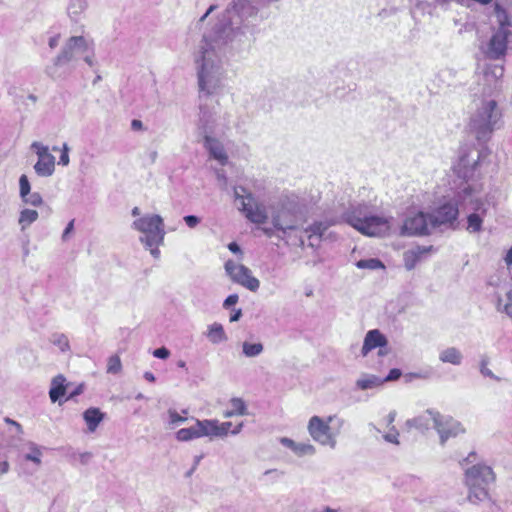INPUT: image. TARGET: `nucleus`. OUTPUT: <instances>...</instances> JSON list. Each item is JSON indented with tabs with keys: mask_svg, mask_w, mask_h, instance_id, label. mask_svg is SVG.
<instances>
[{
	"mask_svg": "<svg viewBox=\"0 0 512 512\" xmlns=\"http://www.w3.org/2000/svg\"><path fill=\"white\" fill-rule=\"evenodd\" d=\"M439 360L442 363H449L458 366L461 365L463 361V354L456 347H448L440 351Z\"/></svg>",
	"mask_w": 512,
	"mask_h": 512,
	"instance_id": "b1692460",
	"label": "nucleus"
},
{
	"mask_svg": "<svg viewBox=\"0 0 512 512\" xmlns=\"http://www.w3.org/2000/svg\"><path fill=\"white\" fill-rule=\"evenodd\" d=\"M183 219L190 228H195L200 223V218L195 215H187Z\"/></svg>",
	"mask_w": 512,
	"mask_h": 512,
	"instance_id": "603ef678",
	"label": "nucleus"
},
{
	"mask_svg": "<svg viewBox=\"0 0 512 512\" xmlns=\"http://www.w3.org/2000/svg\"><path fill=\"white\" fill-rule=\"evenodd\" d=\"M460 203L457 201V188L453 194L444 196V202L436 210L429 214L432 228L452 226L459 215Z\"/></svg>",
	"mask_w": 512,
	"mask_h": 512,
	"instance_id": "4468645a",
	"label": "nucleus"
},
{
	"mask_svg": "<svg viewBox=\"0 0 512 512\" xmlns=\"http://www.w3.org/2000/svg\"><path fill=\"white\" fill-rule=\"evenodd\" d=\"M432 229L429 214L418 212L409 215L404 220L401 227V235L405 236H422L428 235Z\"/></svg>",
	"mask_w": 512,
	"mask_h": 512,
	"instance_id": "dca6fc26",
	"label": "nucleus"
},
{
	"mask_svg": "<svg viewBox=\"0 0 512 512\" xmlns=\"http://www.w3.org/2000/svg\"><path fill=\"white\" fill-rule=\"evenodd\" d=\"M35 173L40 177H49L55 171V157L46 155V157L38 158L34 165Z\"/></svg>",
	"mask_w": 512,
	"mask_h": 512,
	"instance_id": "4be33fe9",
	"label": "nucleus"
},
{
	"mask_svg": "<svg viewBox=\"0 0 512 512\" xmlns=\"http://www.w3.org/2000/svg\"><path fill=\"white\" fill-rule=\"evenodd\" d=\"M432 421L431 415H429L428 410L417 417L412 419H408L405 423L408 429L415 428L419 431H426L430 427V422Z\"/></svg>",
	"mask_w": 512,
	"mask_h": 512,
	"instance_id": "bb28decb",
	"label": "nucleus"
},
{
	"mask_svg": "<svg viewBox=\"0 0 512 512\" xmlns=\"http://www.w3.org/2000/svg\"><path fill=\"white\" fill-rule=\"evenodd\" d=\"M431 249L432 247L416 246L405 251L403 254L405 268L407 270L414 269L422 257L426 255Z\"/></svg>",
	"mask_w": 512,
	"mask_h": 512,
	"instance_id": "aec40b11",
	"label": "nucleus"
},
{
	"mask_svg": "<svg viewBox=\"0 0 512 512\" xmlns=\"http://www.w3.org/2000/svg\"><path fill=\"white\" fill-rule=\"evenodd\" d=\"M31 192V185H30V182L28 180V177L23 174L20 176L19 178V195H20V198H25L26 196H28V194Z\"/></svg>",
	"mask_w": 512,
	"mask_h": 512,
	"instance_id": "79ce46f5",
	"label": "nucleus"
},
{
	"mask_svg": "<svg viewBox=\"0 0 512 512\" xmlns=\"http://www.w3.org/2000/svg\"><path fill=\"white\" fill-rule=\"evenodd\" d=\"M204 146L210 156L217 160L221 165H225L228 162V155L223 144L218 139L213 138L208 134H204Z\"/></svg>",
	"mask_w": 512,
	"mask_h": 512,
	"instance_id": "f3484780",
	"label": "nucleus"
},
{
	"mask_svg": "<svg viewBox=\"0 0 512 512\" xmlns=\"http://www.w3.org/2000/svg\"><path fill=\"white\" fill-rule=\"evenodd\" d=\"M86 8L87 0H70L67 10L70 18L77 20Z\"/></svg>",
	"mask_w": 512,
	"mask_h": 512,
	"instance_id": "c756f323",
	"label": "nucleus"
},
{
	"mask_svg": "<svg viewBox=\"0 0 512 512\" xmlns=\"http://www.w3.org/2000/svg\"><path fill=\"white\" fill-rule=\"evenodd\" d=\"M69 150L70 149H69V146L67 145V143H64L62 150H61L59 162H58L59 165L67 166L69 164V162H70Z\"/></svg>",
	"mask_w": 512,
	"mask_h": 512,
	"instance_id": "49530a36",
	"label": "nucleus"
},
{
	"mask_svg": "<svg viewBox=\"0 0 512 512\" xmlns=\"http://www.w3.org/2000/svg\"><path fill=\"white\" fill-rule=\"evenodd\" d=\"M506 303L502 304V298L497 297L496 309L512 318V289L506 293Z\"/></svg>",
	"mask_w": 512,
	"mask_h": 512,
	"instance_id": "c9c22d12",
	"label": "nucleus"
},
{
	"mask_svg": "<svg viewBox=\"0 0 512 512\" xmlns=\"http://www.w3.org/2000/svg\"><path fill=\"white\" fill-rule=\"evenodd\" d=\"M92 458V453L90 452H83L79 455V460L83 465H86L89 463V461Z\"/></svg>",
	"mask_w": 512,
	"mask_h": 512,
	"instance_id": "680f3d73",
	"label": "nucleus"
},
{
	"mask_svg": "<svg viewBox=\"0 0 512 512\" xmlns=\"http://www.w3.org/2000/svg\"><path fill=\"white\" fill-rule=\"evenodd\" d=\"M234 197L236 201H240V210L245 217L256 224H263L269 218L266 207L255 200L254 196L247 192L246 188L239 186L234 188Z\"/></svg>",
	"mask_w": 512,
	"mask_h": 512,
	"instance_id": "f8f14e48",
	"label": "nucleus"
},
{
	"mask_svg": "<svg viewBox=\"0 0 512 512\" xmlns=\"http://www.w3.org/2000/svg\"><path fill=\"white\" fill-rule=\"evenodd\" d=\"M256 13L257 9L250 0H234L217 22L203 33L193 52L200 93L210 96L222 88L224 49L229 43L241 41L249 18Z\"/></svg>",
	"mask_w": 512,
	"mask_h": 512,
	"instance_id": "f257e3e1",
	"label": "nucleus"
},
{
	"mask_svg": "<svg viewBox=\"0 0 512 512\" xmlns=\"http://www.w3.org/2000/svg\"><path fill=\"white\" fill-rule=\"evenodd\" d=\"M104 418L105 414L96 407H90L83 412V419L87 425L88 431L91 433L96 431Z\"/></svg>",
	"mask_w": 512,
	"mask_h": 512,
	"instance_id": "412c9836",
	"label": "nucleus"
},
{
	"mask_svg": "<svg viewBox=\"0 0 512 512\" xmlns=\"http://www.w3.org/2000/svg\"><path fill=\"white\" fill-rule=\"evenodd\" d=\"M22 201L31 206H40L43 204L42 196L38 192L29 193L28 196L22 198Z\"/></svg>",
	"mask_w": 512,
	"mask_h": 512,
	"instance_id": "37998d69",
	"label": "nucleus"
},
{
	"mask_svg": "<svg viewBox=\"0 0 512 512\" xmlns=\"http://www.w3.org/2000/svg\"><path fill=\"white\" fill-rule=\"evenodd\" d=\"M28 447H29V452L24 455L25 460L32 461L37 466H40L42 463L41 462L42 452H41L40 447L33 442H30L28 444Z\"/></svg>",
	"mask_w": 512,
	"mask_h": 512,
	"instance_id": "f704fd0d",
	"label": "nucleus"
},
{
	"mask_svg": "<svg viewBox=\"0 0 512 512\" xmlns=\"http://www.w3.org/2000/svg\"><path fill=\"white\" fill-rule=\"evenodd\" d=\"M382 383V379L375 375H364L356 381V386L361 390H367L378 387Z\"/></svg>",
	"mask_w": 512,
	"mask_h": 512,
	"instance_id": "c85d7f7f",
	"label": "nucleus"
},
{
	"mask_svg": "<svg viewBox=\"0 0 512 512\" xmlns=\"http://www.w3.org/2000/svg\"><path fill=\"white\" fill-rule=\"evenodd\" d=\"M206 337L215 345L226 342L228 339L222 324L216 322L208 326Z\"/></svg>",
	"mask_w": 512,
	"mask_h": 512,
	"instance_id": "393cba45",
	"label": "nucleus"
},
{
	"mask_svg": "<svg viewBox=\"0 0 512 512\" xmlns=\"http://www.w3.org/2000/svg\"><path fill=\"white\" fill-rule=\"evenodd\" d=\"M226 274L232 282L256 292L260 287V281L252 275V271L245 265L229 259L224 264Z\"/></svg>",
	"mask_w": 512,
	"mask_h": 512,
	"instance_id": "2eb2a0df",
	"label": "nucleus"
},
{
	"mask_svg": "<svg viewBox=\"0 0 512 512\" xmlns=\"http://www.w3.org/2000/svg\"><path fill=\"white\" fill-rule=\"evenodd\" d=\"M512 0L496 1L492 11L494 21L491 22V37L487 43L485 54L490 59L504 57L512 45V16L510 10Z\"/></svg>",
	"mask_w": 512,
	"mask_h": 512,
	"instance_id": "f03ea898",
	"label": "nucleus"
},
{
	"mask_svg": "<svg viewBox=\"0 0 512 512\" xmlns=\"http://www.w3.org/2000/svg\"><path fill=\"white\" fill-rule=\"evenodd\" d=\"M280 443L287 447L288 449H290L291 451H294V447L296 446V443L294 440L290 439V438H287V437H282L280 439Z\"/></svg>",
	"mask_w": 512,
	"mask_h": 512,
	"instance_id": "4d7b16f0",
	"label": "nucleus"
},
{
	"mask_svg": "<svg viewBox=\"0 0 512 512\" xmlns=\"http://www.w3.org/2000/svg\"><path fill=\"white\" fill-rule=\"evenodd\" d=\"M489 154L490 151L487 147L476 149L471 146H464L460 149L458 162L454 166L455 173L461 179V182L455 186L457 191L466 183L474 187H480V191H482V185L477 182V179L480 176V167L483 160Z\"/></svg>",
	"mask_w": 512,
	"mask_h": 512,
	"instance_id": "39448f33",
	"label": "nucleus"
},
{
	"mask_svg": "<svg viewBox=\"0 0 512 512\" xmlns=\"http://www.w3.org/2000/svg\"><path fill=\"white\" fill-rule=\"evenodd\" d=\"M480 187H474L464 184L457 191V201L462 209L470 208L473 210L467 217V231L469 233H479L482 231L483 217L486 215V203L481 197Z\"/></svg>",
	"mask_w": 512,
	"mask_h": 512,
	"instance_id": "0eeeda50",
	"label": "nucleus"
},
{
	"mask_svg": "<svg viewBox=\"0 0 512 512\" xmlns=\"http://www.w3.org/2000/svg\"><path fill=\"white\" fill-rule=\"evenodd\" d=\"M386 345L387 339L379 330H370L364 338L361 353L363 356H366L371 350L377 347H384Z\"/></svg>",
	"mask_w": 512,
	"mask_h": 512,
	"instance_id": "a211bd4d",
	"label": "nucleus"
},
{
	"mask_svg": "<svg viewBox=\"0 0 512 512\" xmlns=\"http://www.w3.org/2000/svg\"><path fill=\"white\" fill-rule=\"evenodd\" d=\"M401 371L399 369H391L389 374L386 376L385 379H382L383 382H386V381H394V380H397L399 379V377L401 376Z\"/></svg>",
	"mask_w": 512,
	"mask_h": 512,
	"instance_id": "864d4df0",
	"label": "nucleus"
},
{
	"mask_svg": "<svg viewBox=\"0 0 512 512\" xmlns=\"http://www.w3.org/2000/svg\"><path fill=\"white\" fill-rule=\"evenodd\" d=\"M153 356L159 359H167L170 356V351L166 347H160L153 351Z\"/></svg>",
	"mask_w": 512,
	"mask_h": 512,
	"instance_id": "3c124183",
	"label": "nucleus"
},
{
	"mask_svg": "<svg viewBox=\"0 0 512 512\" xmlns=\"http://www.w3.org/2000/svg\"><path fill=\"white\" fill-rule=\"evenodd\" d=\"M505 262H506V265H507V267L509 269V273H510L511 278H512V247L508 250V252L506 254Z\"/></svg>",
	"mask_w": 512,
	"mask_h": 512,
	"instance_id": "bf43d9fd",
	"label": "nucleus"
},
{
	"mask_svg": "<svg viewBox=\"0 0 512 512\" xmlns=\"http://www.w3.org/2000/svg\"><path fill=\"white\" fill-rule=\"evenodd\" d=\"M196 425L201 437H219L218 435V420L205 419L196 420Z\"/></svg>",
	"mask_w": 512,
	"mask_h": 512,
	"instance_id": "5701e85b",
	"label": "nucleus"
},
{
	"mask_svg": "<svg viewBox=\"0 0 512 512\" xmlns=\"http://www.w3.org/2000/svg\"><path fill=\"white\" fill-rule=\"evenodd\" d=\"M31 148L35 151V153L37 154L38 158L46 157V155H52L49 152L48 146L42 144L41 142L34 141L31 144Z\"/></svg>",
	"mask_w": 512,
	"mask_h": 512,
	"instance_id": "c03bdc74",
	"label": "nucleus"
},
{
	"mask_svg": "<svg viewBox=\"0 0 512 512\" xmlns=\"http://www.w3.org/2000/svg\"><path fill=\"white\" fill-rule=\"evenodd\" d=\"M337 221H317L305 229L310 241V246H316L319 244L321 237L325 231L332 225H335Z\"/></svg>",
	"mask_w": 512,
	"mask_h": 512,
	"instance_id": "6ab92c4d",
	"label": "nucleus"
},
{
	"mask_svg": "<svg viewBox=\"0 0 512 512\" xmlns=\"http://www.w3.org/2000/svg\"><path fill=\"white\" fill-rule=\"evenodd\" d=\"M59 39H60V36H59V35H55V36L51 37V38L49 39V42H48L49 47H50L51 49H54V48L58 45V43H59Z\"/></svg>",
	"mask_w": 512,
	"mask_h": 512,
	"instance_id": "69168bd1",
	"label": "nucleus"
},
{
	"mask_svg": "<svg viewBox=\"0 0 512 512\" xmlns=\"http://www.w3.org/2000/svg\"><path fill=\"white\" fill-rule=\"evenodd\" d=\"M263 350H264L263 344L260 342L250 343V342L245 341L242 344L243 354L248 358L259 356L263 352Z\"/></svg>",
	"mask_w": 512,
	"mask_h": 512,
	"instance_id": "72a5a7b5",
	"label": "nucleus"
},
{
	"mask_svg": "<svg viewBox=\"0 0 512 512\" xmlns=\"http://www.w3.org/2000/svg\"><path fill=\"white\" fill-rule=\"evenodd\" d=\"M216 9H217V5H211V6L207 9V11L205 12V14H204V15H202V16L200 17V19H199V21H198V24H202V23L206 20V18H207V17H208V16H209L213 11H215Z\"/></svg>",
	"mask_w": 512,
	"mask_h": 512,
	"instance_id": "e2e57ef3",
	"label": "nucleus"
},
{
	"mask_svg": "<svg viewBox=\"0 0 512 512\" xmlns=\"http://www.w3.org/2000/svg\"><path fill=\"white\" fill-rule=\"evenodd\" d=\"M344 424L345 420L337 415H330L326 419L315 415L309 419L307 430L314 441L334 449Z\"/></svg>",
	"mask_w": 512,
	"mask_h": 512,
	"instance_id": "9d476101",
	"label": "nucleus"
},
{
	"mask_svg": "<svg viewBox=\"0 0 512 512\" xmlns=\"http://www.w3.org/2000/svg\"><path fill=\"white\" fill-rule=\"evenodd\" d=\"M495 481V473L486 464H474L464 471V484L468 489L467 500L478 505L489 499V485Z\"/></svg>",
	"mask_w": 512,
	"mask_h": 512,
	"instance_id": "423d86ee",
	"label": "nucleus"
},
{
	"mask_svg": "<svg viewBox=\"0 0 512 512\" xmlns=\"http://www.w3.org/2000/svg\"><path fill=\"white\" fill-rule=\"evenodd\" d=\"M167 413L169 418L168 425L170 428H174L187 420L186 417L179 415L174 409H169Z\"/></svg>",
	"mask_w": 512,
	"mask_h": 512,
	"instance_id": "ea45409f",
	"label": "nucleus"
},
{
	"mask_svg": "<svg viewBox=\"0 0 512 512\" xmlns=\"http://www.w3.org/2000/svg\"><path fill=\"white\" fill-rule=\"evenodd\" d=\"M211 123H213V115L208 109L200 106L198 126L199 129L202 130L203 134L208 133V129Z\"/></svg>",
	"mask_w": 512,
	"mask_h": 512,
	"instance_id": "473e14b6",
	"label": "nucleus"
},
{
	"mask_svg": "<svg viewBox=\"0 0 512 512\" xmlns=\"http://www.w3.org/2000/svg\"><path fill=\"white\" fill-rule=\"evenodd\" d=\"M342 219L367 236H385L391 229L392 218L372 215L365 204L350 207Z\"/></svg>",
	"mask_w": 512,
	"mask_h": 512,
	"instance_id": "20e7f679",
	"label": "nucleus"
},
{
	"mask_svg": "<svg viewBox=\"0 0 512 512\" xmlns=\"http://www.w3.org/2000/svg\"><path fill=\"white\" fill-rule=\"evenodd\" d=\"M197 438H201V436L196 424L189 428H182L176 432V439L181 442H187Z\"/></svg>",
	"mask_w": 512,
	"mask_h": 512,
	"instance_id": "7c9ffc66",
	"label": "nucleus"
},
{
	"mask_svg": "<svg viewBox=\"0 0 512 512\" xmlns=\"http://www.w3.org/2000/svg\"><path fill=\"white\" fill-rule=\"evenodd\" d=\"M5 421H6L7 423H9V424L13 425V426L16 428V431H17L19 434L23 433L22 426H21L18 422L14 421V420H12V419H10V418H6V419H5Z\"/></svg>",
	"mask_w": 512,
	"mask_h": 512,
	"instance_id": "0e129e2a",
	"label": "nucleus"
},
{
	"mask_svg": "<svg viewBox=\"0 0 512 512\" xmlns=\"http://www.w3.org/2000/svg\"><path fill=\"white\" fill-rule=\"evenodd\" d=\"M298 457L312 456L316 453L314 445L308 442H297L293 451Z\"/></svg>",
	"mask_w": 512,
	"mask_h": 512,
	"instance_id": "e433bc0d",
	"label": "nucleus"
},
{
	"mask_svg": "<svg viewBox=\"0 0 512 512\" xmlns=\"http://www.w3.org/2000/svg\"><path fill=\"white\" fill-rule=\"evenodd\" d=\"M232 426V423L231 422H222L220 423L218 421V435L219 437L223 438V437H226L229 433V430Z\"/></svg>",
	"mask_w": 512,
	"mask_h": 512,
	"instance_id": "8fccbe9b",
	"label": "nucleus"
},
{
	"mask_svg": "<svg viewBox=\"0 0 512 512\" xmlns=\"http://www.w3.org/2000/svg\"><path fill=\"white\" fill-rule=\"evenodd\" d=\"M270 218L274 228L284 234L298 229L304 221L299 203L290 198L280 199L270 205Z\"/></svg>",
	"mask_w": 512,
	"mask_h": 512,
	"instance_id": "6e6552de",
	"label": "nucleus"
},
{
	"mask_svg": "<svg viewBox=\"0 0 512 512\" xmlns=\"http://www.w3.org/2000/svg\"><path fill=\"white\" fill-rule=\"evenodd\" d=\"M488 365V360L487 359H482L481 360V363H480V372L483 376L485 377H489L491 379H498L494 373L487 367Z\"/></svg>",
	"mask_w": 512,
	"mask_h": 512,
	"instance_id": "09e8293b",
	"label": "nucleus"
},
{
	"mask_svg": "<svg viewBox=\"0 0 512 512\" xmlns=\"http://www.w3.org/2000/svg\"><path fill=\"white\" fill-rule=\"evenodd\" d=\"M10 465L7 461L0 462V475H4L9 471Z\"/></svg>",
	"mask_w": 512,
	"mask_h": 512,
	"instance_id": "338daca9",
	"label": "nucleus"
},
{
	"mask_svg": "<svg viewBox=\"0 0 512 512\" xmlns=\"http://www.w3.org/2000/svg\"><path fill=\"white\" fill-rule=\"evenodd\" d=\"M228 249L234 253V254H239L241 257L243 256V252L240 248V246L236 243V242H231L228 244Z\"/></svg>",
	"mask_w": 512,
	"mask_h": 512,
	"instance_id": "13d9d810",
	"label": "nucleus"
},
{
	"mask_svg": "<svg viewBox=\"0 0 512 512\" xmlns=\"http://www.w3.org/2000/svg\"><path fill=\"white\" fill-rule=\"evenodd\" d=\"M66 378L59 374L51 381V388L49 390V397L52 402H56L60 397L65 395L66 392Z\"/></svg>",
	"mask_w": 512,
	"mask_h": 512,
	"instance_id": "a878e982",
	"label": "nucleus"
},
{
	"mask_svg": "<svg viewBox=\"0 0 512 512\" xmlns=\"http://www.w3.org/2000/svg\"><path fill=\"white\" fill-rule=\"evenodd\" d=\"M83 59L90 67L94 66V42L83 36H71L54 59V66L74 65Z\"/></svg>",
	"mask_w": 512,
	"mask_h": 512,
	"instance_id": "1a4fd4ad",
	"label": "nucleus"
},
{
	"mask_svg": "<svg viewBox=\"0 0 512 512\" xmlns=\"http://www.w3.org/2000/svg\"><path fill=\"white\" fill-rule=\"evenodd\" d=\"M122 364L121 360L117 355H113L108 359L107 372L111 374H117L121 371Z\"/></svg>",
	"mask_w": 512,
	"mask_h": 512,
	"instance_id": "a19ab883",
	"label": "nucleus"
},
{
	"mask_svg": "<svg viewBox=\"0 0 512 512\" xmlns=\"http://www.w3.org/2000/svg\"><path fill=\"white\" fill-rule=\"evenodd\" d=\"M428 413L431 415L441 446H445L449 439L456 438L458 435L465 433L466 430L462 423L452 416L444 415L431 409H428Z\"/></svg>",
	"mask_w": 512,
	"mask_h": 512,
	"instance_id": "ddd939ff",
	"label": "nucleus"
},
{
	"mask_svg": "<svg viewBox=\"0 0 512 512\" xmlns=\"http://www.w3.org/2000/svg\"><path fill=\"white\" fill-rule=\"evenodd\" d=\"M238 299H239V297H238V295H237V294H231V295H229V296L225 299V301H224V303H223L224 308H229V307H231V306L235 305V304L238 302Z\"/></svg>",
	"mask_w": 512,
	"mask_h": 512,
	"instance_id": "6e6d98bb",
	"label": "nucleus"
},
{
	"mask_svg": "<svg viewBox=\"0 0 512 512\" xmlns=\"http://www.w3.org/2000/svg\"><path fill=\"white\" fill-rule=\"evenodd\" d=\"M74 222H75V220H74V219H72V220L67 224L66 228L64 229L63 234H62V240H63V241L68 240L69 235L73 232V230H74Z\"/></svg>",
	"mask_w": 512,
	"mask_h": 512,
	"instance_id": "5fc2aeb1",
	"label": "nucleus"
},
{
	"mask_svg": "<svg viewBox=\"0 0 512 512\" xmlns=\"http://www.w3.org/2000/svg\"><path fill=\"white\" fill-rule=\"evenodd\" d=\"M132 227L144 234L140 237V241L146 247L159 246L164 241V224L159 215H145L138 218L133 222Z\"/></svg>",
	"mask_w": 512,
	"mask_h": 512,
	"instance_id": "9b49d317",
	"label": "nucleus"
},
{
	"mask_svg": "<svg viewBox=\"0 0 512 512\" xmlns=\"http://www.w3.org/2000/svg\"><path fill=\"white\" fill-rule=\"evenodd\" d=\"M396 411H391L385 418V422H386V425L391 428V426H394L393 423L395 421V418H396Z\"/></svg>",
	"mask_w": 512,
	"mask_h": 512,
	"instance_id": "052dcab7",
	"label": "nucleus"
},
{
	"mask_svg": "<svg viewBox=\"0 0 512 512\" xmlns=\"http://www.w3.org/2000/svg\"><path fill=\"white\" fill-rule=\"evenodd\" d=\"M49 341L62 353H67L70 351V343L68 337L63 333H53L50 336Z\"/></svg>",
	"mask_w": 512,
	"mask_h": 512,
	"instance_id": "2f4dec72",
	"label": "nucleus"
},
{
	"mask_svg": "<svg viewBox=\"0 0 512 512\" xmlns=\"http://www.w3.org/2000/svg\"><path fill=\"white\" fill-rule=\"evenodd\" d=\"M474 111L470 116L468 129L480 143L490 140L502 124V111L495 99L482 97L474 100Z\"/></svg>",
	"mask_w": 512,
	"mask_h": 512,
	"instance_id": "7ed1b4c3",
	"label": "nucleus"
},
{
	"mask_svg": "<svg viewBox=\"0 0 512 512\" xmlns=\"http://www.w3.org/2000/svg\"><path fill=\"white\" fill-rule=\"evenodd\" d=\"M359 269L377 270L385 268L384 264L377 258L361 259L356 263Z\"/></svg>",
	"mask_w": 512,
	"mask_h": 512,
	"instance_id": "4c0bfd02",
	"label": "nucleus"
},
{
	"mask_svg": "<svg viewBox=\"0 0 512 512\" xmlns=\"http://www.w3.org/2000/svg\"><path fill=\"white\" fill-rule=\"evenodd\" d=\"M383 438L386 442H389V443H392V444H395V445H399V432L398 430L395 428V426H391V428H389V431L383 435Z\"/></svg>",
	"mask_w": 512,
	"mask_h": 512,
	"instance_id": "a18cd8bd",
	"label": "nucleus"
},
{
	"mask_svg": "<svg viewBox=\"0 0 512 512\" xmlns=\"http://www.w3.org/2000/svg\"><path fill=\"white\" fill-rule=\"evenodd\" d=\"M39 217V214L36 210L32 209H23L20 212L18 223L21 226V230L24 231L28 228L32 223H34Z\"/></svg>",
	"mask_w": 512,
	"mask_h": 512,
	"instance_id": "cd10ccee",
	"label": "nucleus"
},
{
	"mask_svg": "<svg viewBox=\"0 0 512 512\" xmlns=\"http://www.w3.org/2000/svg\"><path fill=\"white\" fill-rule=\"evenodd\" d=\"M231 410L236 415H246L247 407L245 402L241 398H232L230 400Z\"/></svg>",
	"mask_w": 512,
	"mask_h": 512,
	"instance_id": "58836bf2",
	"label": "nucleus"
},
{
	"mask_svg": "<svg viewBox=\"0 0 512 512\" xmlns=\"http://www.w3.org/2000/svg\"><path fill=\"white\" fill-rule=\"evenodd\" d=\"M242 316V311L241 309H238V310H235L233 312V314H231L230 316V322H236L240 319V317Z\"/></svg>",
	"mask_w": 512,
	"mask_h": 512,
	"instance_id": "774afa93",
	"label": "nucleus"
},
{
	"mask_svg": "<svg viewBox=\"0 0 512 512\" xmlns=\"http://www.w3.org/2000/svg\"><path fill=\"white\" fill-rule=\"evenodd\" d=\"M503 74H504V69L502 66H494V67L486 70L485 77L489 78L491 76V77L498 79V78H501L503 76Z\"/></svg>",
	"mask_w": 512,
	"mask_h": 512,
	"instance_id": "de8ad7c7",
	"label": "nucleus"
}]
</instances>
